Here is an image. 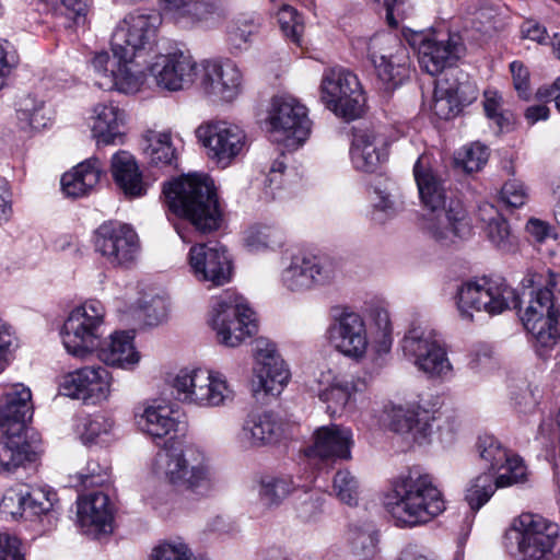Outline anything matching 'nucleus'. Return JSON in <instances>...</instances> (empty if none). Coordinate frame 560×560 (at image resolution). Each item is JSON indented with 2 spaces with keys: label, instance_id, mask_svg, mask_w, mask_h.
Returning <instances> with one entry per match:
<instances>
[{
  "label": "nucleus",
  "instance_id": "nucleus-28",
  "mask_svg": "<svg viewBox=\"0 0 560 560\" xmlns=\"http://www.w3.org/2000/svg\"><path fill=\"white\" fill-rule=\"evenodd\" d=\"M329 338L339 352L351 358L363 357L369 346L364 320L354 312H342L335 319Z\"/></svg>",
  "mask_w": 560,
  "mask_h": 560
},
{
  "label": "nucleus",
  "instance_id": "nucleus-7",
  "mask_svg": "<svg viewBox=\"0 0 560 560\" xmlns=\"http://www.w3.org/2000/svg\"><path fill=\"white\" fill-rule=\"evenodd\" d=\"M457 306L460 316L471 320L470 310L485 311L490 315L508 308L521 311V300L503 279L482 278L462 284L457 292Z\"/></svg>",
  "mask_w": 560,
  "mask_h": 560
},
{
  "label": "nucleus",
  "instance_id": "nucleus-52",
  "mask_svg": "<svg viewBox=\"0 0 560 560\" xmlns=\"http://www.w3.org/2000/svg\"><path fill=\"white\" fill-rule=\"evenodd\" d=\"M488 148L480 142H474L457 151L454 162L457 167L463 168L467 173H472L480 171L488 162Z\"/></svg>",
  "mask_w": 560,
  "mask_h": 560
},
{
  "label": "nucleus",
  "instance_id": "nucleus-15",
  "mask_svg": "<svg viewBox=\"0 0 560 560\" xmlns=\"http://www.w3.org/2000/svg\"><path fill=\"white\" fill-rule=\"evenodd\" d=\"M95 250L114 267H129L139 254V240L128 225L116 221L105 222L95 232Z\"/></svg>",
  "mask_w": 560,
  "mask_h": 560
},
{
  "label": "nucleus",
  "instance_id": "nucleus-9",
  "mask_svg": "<svg viewBox=\"0 0 560 560\" xmlns=\"http://www.w3.org/2000/svg\"><path fill=\"white\" fill-rule=\"evenodd\" d=\"M364 44L368 58L385 92H393L409 78L408 50L396 35L378 33Z\"/></svg>",
  "mask_w": 560,
  "mask_h": 560
},
{
  "label": "nucleus",
  "instance_id": "nucleus-64",
  "mask_svg": "<svg viewBox=\"0 0 560 560\" xmlns=\"http://www.w3.org/2000/svg\"><path fill=\"white\" fill-rule=\"evenodd\" d=\"M15 334L7 322L0 318V361L4 364L8 355L16 347Z\"/></svg>",
  "mask_w": 560,
  "mask_h": 560
},
{
  "label": "nucleus",
  "instance_id": "nucleus-20",
  "mask_svg": "<svg viewBox=\"0 0 560 560\" xmlns=\"http://www.w3.org/2000/svg\"><path fill=\"white\" fill-rule=\"evenodd\" d=\"M189 266L196 279L212 287L224 285L232 277V261L222 245L196 244L189 250Z\"/></svg>",
  "mask_w": 560,
  "mask_h": 560
},
{
  "label": "nucleus",
  "instance_id": "nucleus-3",
  "mask_svg": "<svg viewBox=\"0 0 560 560\" xmlns=\"http://www.w3.org/2000/svg\"><path fill=\"white\" fill-rule=\"evenodd\" d=\"M523 282L532 288L521 315L523 325L539 346L551 348L560 340V273L550 269L528 272Z\"/></svg>",
  "mask_w": 560,
  "mask_h": 560
},
{
  "label": "nucleus",
  "instance_id": "nucleus-63",
  "mask_svg": "<svg viewBox=\"0 0 560 560\" xmlns=\"http://www.w3.org/2000/svg\"><path fill=\"white\" fill-rule=\"evenodd\" d=\"M107 479L105 469L96 462H89L84 472L79 474L80 483L83 487L101 486Z\"/></svg>",
  "mask_w": 560,
  "mask_h": 560
},
{
  "label": "nucleus",
  "instance_id": "nucleus-23",
  "mask_svg": "<svg viewBox=\"0 0 560 560\" xmlns=\"http://www.w3.org/2000/svg\"><path fill=\"white\" fill-rule=\"evenodd\" d=\"M110 383L106 368L85 366L67 374L61 386L66 396L96 404L108 398Z\"/></svg>",
  "mask_w": 560,
  "mask_h": 560
},
{
  "label": "nucleus",
  "instance_id": "nucleus-34",
  "mask_svg": "<svg viewBox=\"0 0 560 560\" xmlns=\"http://www.w3.org/2000/svg\"><path fill=\"white\" fill-rule=\"evenodd\" d=\"M92 135L98 148L124 143L125 113L118 106L98 104L94 108Z\"/></svg>",
  "mask_w": 560,
  "mask_h": 560
},
{
  "label": "nucleus",
  "instance_id": "nucleus-6",
  "mask_svg": "<svg viewBox=\"0 0 560 560\" xmlns=\"http://www.w3.org/2000/svg\"><path fill=\"white\" fill-rule=\"evenodd\" d=\"M209 323L224 347H238L258 331L255 312L247 301L235 292H225L213 303Z\"/></svg>",
  "mask_w": 560,
  "mask_h": 560
},
{
  "label": "nucleus",
  "instance_id": "nucleus-40",
  "mask_svg": "<svg viewBox=\"0 0 560 560\" xmlns=\"http://www.w3.org/2000/svg\"><path fill=\"white\" fill-rule=\"evenodd\" d=\"M102 173L101 161L97 158L88 159L62 175V191L69 197H82L98 184Z\"/></svg>",
  "mask_w": 560,
  "mask_h": 560
},
{
  "label": "nucleus",
  "instance_id": "nucleus-16",
  "mask_svg": "<svg viewBox=\"0 0 560 560\" xmlns=\"http://www.w3.org/2000/svg\"><path fill=\"white\" fill-rule=\"evenodd\" d=\"M273 106L271 125L275 140L283 142L288 149H298L311 133L312 121L306 107L293 97L276 98Z\"/></svg>",
  "mask_w": 560,
  "mask_h": 560
},
{
  "label": "nucleus",
  "instance_id": "nucleus-17",
  "mask_svg": "<svg viewBox=\"0 0 560 560\" xmlns=\"http://www.w3.org/2000/svg\"><path fill=\"white\" fill-rule=\"evenodd\" d=\"M254 351L257 364L252 380L253 394L278 396L287 384L290 373L278 353L276 343L268 338L259 337L255 340Z\"/></svg>",
  "mask_w": 560,
  "mask_h": 560
},
{
  "label": "nucleus",
  "instance_id": "nucleus-24",
  "mask_svg": "<svg viewBox=\"0 0 560 560\" xmlns=\"http://www.w3.org/2000/svg\"><path fill=\"white\" fill-rule=\"evenodd\" d=\"M92 66L97 74L95 84L100 89L129 94L137 92L142 84V69H133L130 63L120 62L114 56L110 58L108 52L96 54Z\"/></svg>",
  "mask_w": 560,
  "mask_h": 560
},
{
  "label": "nucleus",
  "instance_id": "nucleus-62",
  "mask_svg": "<svg viewBox=\"0 0 560 560\" xmlns=\"http://www.w3.org/2000/svg\"><path fill=\"white\" fill-rule=\"evenodd\" d=\"M20 546L21 541L15 536L0 534V560H24Z\"/></svg>",
  "mask_w": 560,
  "mask_h": 560
},
{
  "label": "nucleus",
  "instance_id": "nucleus-33",
  "mask_svg": "<svg viewBox=\"0 0 560 560\" xmlns=\"http://www.w3.org/2000/svg\"><path fill=\"white\" fill-rule=\"evenodd\" d=\"M353 445L352 432L350 429L330 424L318 428L314 433V444L306 455L322 459H349Z\"/></svg>",
  "mask_w": 560,
  "mask_h": 560
},
{
  "label": "nucleus",
  "instance_id": "nucleus-5",
  "mask_svg": "<svg viewBox=\"0 0 560 560\" xmlns=\"http://www.w3.org/2000/svg\"><path fill=\"white\" fill-rule=\"evenodd\" d=\"M560 527L541 515L523 513L505 532L503 545L522 560H550L560 552Z\"/></svg>",
  "mask_w": 560,
  "mask_h": 560
},
{
  "label": "nucleus",
  "instance_id": "nucleus-45",
  "mask_svg": "<svg viewBox=\"0 0 560 560\" xmlns=\"http://www.w3.org/2000/svg\"><path fill=\"white\" fill-rule=\"evenodd\" d=\"M143 152L150 164L158 167H176L178 153L168 132L150 131Z\"/></svg>",
  "mask_w": 560,
  "mask_h": 560
},
{
  "label": "nucleus",
  "instance_id": "nucleus-29",
  "mask_svg": "<svg viewBox=\"0 0 560 560\" xmlns=\"http://www.w3.org/2000/svg\"><path fill=\"white\" fill-rule=\"evenodd\" d=\"M78 523L86 533L97 537L113 532L114 508L109 497L96 491L78 500Z\"/></svg>",
  "mask_w": 560,
  "mask_h": 560
},
{
  "label": "nucleus",
  "instance_id": "nucleus-60",
  "mask_svg": "<svg viewBox=\"0 0 560 560\" xmlns=\"http://www.w3.org/2000/svg\"><path fill=\"white\" fill-rule=\"evenodd\" d=\"M452 101L447 95H438L435 86L431 108L439 118L450 119L460 110V106Z\"/></svg>",
  "mask_w": 560,
  "mask_h": 560
},
{
  "label": "nucleus",
  "instance_id": "nucleus-46",
  "mask_svg": "<svg viewBox=\"0 0 560 560\" xmlns=\"http://www.w3.org/2000/svg\"><path fill=\"white\" fill-rule=\"evenodd\" d=\"M284 242V234L269 225L255 224L249 226L244 233V245L252 253L267 249L275 250L282 247Z\"/></svg>",
  "mask_w": 560,
  "mask_h": 560
},
{
  "label": "nucleus",
  "instance_id": "nucleus-37",
  "mask_svg": "<svg viewBox=\"0 0 560 560\" xmlns=\"http://www.w3.org/2000/svg\"><path fill=\"white\" fill-rule=\"evenodd\" d=\"M97 357L107 365L126 368L139 361V353L133 346L132 331H115L108 339L100 340Z\"/></svg>",
  "mask_w": 560,
  "mask_h": 560
},
{
  "label": "nucleus",
  "instance_id": "nucleus-58",
  "mask_svg": "<svg viewBox=\"0 0 560 560\" xmlns=\"http://www.w3.org/2000/svg\"><path fill=\"white\" fill-rule=\"evenodd\" d=\"M142 316L147 325L154 326L161 323L167 315L165 301L160 296H153L141 307Z\"/></svg>",
  "mask_w": 560,
  "mask_h": 560
},
{
  "label": "nucleus",
  "instance_id": "nucleus-49",
  "mask_svg": "<svg viewBox=\"0 0 560 560\" xmlns=\"http://www.w3.org/2000/svg\"><path fill=\"white\" fill-rule=\"evenodd\" d=\"M348 541L353 552L363 557H370L375 552L378 536L375 526L371 522L352 523L348 529Z\"/></svg>",
  "mask_w": 560,
  "mask_h": 560
},
{
  "label": "nucleus",
  "instance_id": "nucleus-55",
  "mask_svg": "<svg viewBox=\"0 0 560 560\" xmlns=\"http://www.w3.org/2000/svg\"><path fill=\"white\" fill-rule=\"evenodd\" d=\"M300 16L295 9L284 5L279 12V22L287 37H290L295 44H300L302 25Z\"/></svg>",
  "mask_w": 560,
  "mask_h": 560
},
{
  "label": "nucleus",
  "instance_id": "nucleus-8",
  "mask_svg": "<svg viewBox=\"0 0 560 560\" xmlns=\"http://www.w3.org/2000/svg\"><path fill=\"white\" fill-rule=\"evenodd\" d=\"M104 317L105 307L97 300H89L73 308L61 329L67 352L77 358L94 352L102 338Z\"/></svg>",
  "mask_w": 560,
  "mask_h": 560
},
{
  "label": "nucleus",
  "instance_id": "nucleus-18",
  "mask_svg": "<svg viewBox=\"0 0 560 560\" xmlns=\"http://www.w3.org/2000/svg\"><path fill=\"white\" fill-rule=\"evenodd\" d=\"M420 228L442 246L454 244L457 238H466L471 232L466 211L458 201H451L448 208L428 210L421 219Z\"/></svg>",
  "mask_w": 560,
  "mask_h": 560
},
{
  "label": "nucleus",
  "instance_id": "nucleus-11",
  "mask_svg": "<svg viewBox=\"0 0 560 560\" xmlns=\"http://www.w3.org/2000/svg\"><path fill=\"white\" fill-rule=\"evenodd\" d=\"M406 357L431 377H443L452 372L445 345L438 331L428 325H412L401 340Z\"/></svg>",
  "mask_w": 560,
  "mask_h": 560
},
{
  "label": "nucleus",
  "instance_id": "nucleus-56",
  "mask_svg": "<svg viewBox=\"0 0 560 560\" xmlns=\"http://www.w3.org/2000/svg\"><path fill=\"white\" fill-rule=\"evenodd\" d=\"M500 196L501 200L511 208L522 207L527 199L524 185L516 179L508 180L501 188Z\"/></svg>",
  "mask_w": 560,
  "mask_h": 560
},
{
  "label": "nucleus",
  "instance_id": "nucleus-1",
  "mask_svg": "<svg viewBox=\"0 0 560 560\" xmlns=\"http://www.w3.org/2000/svg\"><path fill=\"white\" fill-rule=\"evenodd\" d=\"M387 512L400 527L425 524L445 510V501L433 477L420 467L401 472L385 501Z\"/></svg>",
  "mask_w": 560,
  "mask_h": 560
},
{
  "label": "nucleus",
  "instance_id": "nucleus-21",
  "mask_svg": "<svg viewBox=\"0 0 560 560\" xmlns=\"http://www.w3.org/2000/svg\"><path fill=\"white\" fill-rule=\"evenodd\" d=\"M335 277L332 264L315 255H296L282 272L283 285L293 292H302L315 285L328 283Z\"/></svg>",
  "mask_w": 560,
  "mask_h": 560
},
{
  "label": "nucleus",
  "instance_id": "nucleus-36",
  "mask_svg": "<svg viewBox=\"0 0 560 560\" xmlns=\"http://www.w3.org/2000/svg\"><path fill=\"white\" fill-rule=\"evenodd\" d=\"M350 153L357 170L372 173L387 158L385 139L373 131H359L353 137Z\"/></svg>",
  "mask_w": 560,
  "mask_h": 560
},
{
  "label": "nucleus",
  "instance_id": "nucleus-61",
  "mask_svg": "<svg viewBox=\"0 0 560 560\" xmlns=\"http://www.w3.org/2000/svg\"><path fill=\"white\" fill-rule=\"evenodd\" d=\"M513 84L520 97L527 98L529 93V72L521 61H513L510 65Z\"/></svg>",
  "mask_w": 560,
  "mask_h": 560
},
{
  "label": "nucleus",
  "instance_id": "nucleus-2",
  "mask_svg": "<svg viewBox=\"0 0 560 560\" xmlns=\"http://www.w3.org/2000/svg\"><path fill=\"white\" fill-rule=\"evenodd\" d=\"M168 209L189 221L196 231L208 234L220 229L223 212L212 179L202 174L182 176L163 187Z\"/></svg>",
  "mask_w": 560,
  "mask_h": 560
},
{
  "label": "nucleus",
  "instance_id": "nucleus-47",
  "mask_svg": "<svg viewBox=\"0 0 560 560\" xmlns=\"http://www.w3.org/2000/svg\"><path fill=\"white\" fill-rule=\"evenodd\" d=\"M294 482L291 476L265 475L259 479L258 495L267 506H278L293 491Z\"/></svg>",
  "mask_w": 560,
  "mask_h": 560
},
{
  "label": "nucleus",
  "instance_id": "nucleus-53",
  "mask_svg": "<svg viewBox=\"0 0 560 560\" xmlns=\"http://www.w3.org/2000/svg\"><path fill=\"white\" fill-rule=\"evenodd\" d=\"M114 421L104 415L88 416L82 419L79 432L84 444H96L110 433Z\"/></svg>",
  "mask_w": 560,
  "mask_h": 560
},
{
  "label": "nucleus",
  "instance_id": "nucleus-4",
  "mask_svg": "<svg viewBox=\"0 0 560 560\" xmlns=\"http://www.w3.org/2000/svg\"><path fill=\"white\" fill-rule=\"evenodd\" d=\"M170 438L165 446L155 455L154 472L163 477L176 491L191 492L203 495L208 493L213 481L209 467L203 463V454L194 446L185 450L170 445Z\"/></svg>",
  "mask_w": 560,
  "mask_h": 560
},
{
  "label": "nucleus",
  "instance_id": "nucleus-10",
  "mask_svg": "<svg viewBox=\"0 0 560 560\" xmlns=\"http://www.w3.org/2000/svg\"><path fill=\"white\" fill-rule=\"evenodd\" d=\"M156 21V15L141 11L127 14L112 35L114 57L120 62L130 63L133 69H142L136 59L143 57L151 49Z\"/></svg>",
  "mask_w": 560,
  "mask_h": 560
},
{
  "label": "nucleus",
  "instance_id": "nucleus-41",
  "mask_svg": "<svg viewBox=\"0 0 560 560\" xmlns=\"http://www.w3.org/2000/svg\"><path fill=\"white\" fill-rule=\"evenodd\" d=\"M438 95H447L460 107L472 103L478 95L476 83L468 73L455 67L435 80Z\"/></svg>",
  "mask_w": 560,
  "mask_h": 560
},
{
  "label": "nucleus",
  "instance_id": "nucleus-14",
  "mask_svg": "<svg viewBox=\"0 0 560 560\" xmlns=\"http://www.w3.org/2000/svg\"><path fill=\"white\" fill-rule=\"evenodd\" d=\"M418 51V61L427 73L443 75L445 71L454 69L456 62L464 54L465 47L457 35H446L445 38L417 33L409 40Z\"/></svg>",
  "mask_w": 560,
  "mask_h": 560
},
{
  "label": "nucleus",
  "instance_id": "nucleus-38",
  "mask_svg": "<svg viewBox=\"0 0 560 560\" xmlns=\"http://www.w3.org/2000/svg\"><path fill=\"white\" fill-rule=\"evenodd\" d=\"M161 3L178 23L187 25L208 21L221 11L220 0H161Z\"/></svg>",
  "mask_w": 560,
  "mask_h": 560
},
{
  "label": "nucleus",
  "instance_id": "nucleus-50",
  "mask_svg": "<svg viewBox=\"0 0 560 560\" xmlns=\"http://www.w3.org/2000/svg\"><path fill=\"white\" fill-rule=\"evenodd\" d=\"M481 211L493 212V217L488 218L487 236L489 241L500 250L510 252L515 245V236L505 218L497 212L493 206H487Z\"/></svg>",
  "mask_w": 560,
  "mask_h": 560
},
{
  "label": "nucleus",
  "instance_id": "nucleus-51",
  "mask_svg": "<svg viewBox=\"0 0 560 560\" xmlns=\"http://www.w3.org/2000/svg\"><path fill=\"white\" fill-rule=\"evenodd\" d=\"M483 109L486 116L498 126L501 132L512 129L514 116L510 110L503 109L502 96L497 91H485Z\"/></svg>",
  "mask_w": 560,
  "mask_h": 560
},
{
  "label": "nucleus",
  "instance_id": "nucleus-43",
  "mask_svg": "<svg viewBox=\"0 0 560 560\" xmlns=\"http://www.w3.org/2000/svg\"><path fill=\"white\" fill-rule=\"evenodd\" d=\"M364 387L365 383L360 378L335 380L327 388L319 392L318 397L326 404V411L335 417L343 411L352 394L362 392Z\"/></svg>",
  "mask_w": 560,
  "mask_h": 560
},
{
  "label": "nucleus",
  "instance_id": "nucleus-32",
  "mask_svg": "<svg viewBox=\"0 0 560 560\" xmlns=\"http://www.w3.org/2000/svg\"><path fill=\"white\" fill-rule=\"evenodd\" d=\"M33 416L32 394L23 385L13 386L0 407V432H28L26 421Z\"/></svg>",
  "mask_w": 560,
  "mask_h": 560
},
{
  "label": "nucleus",
  "instance_id": "nucleus-54",
  "mask_svg": "<svg viewBox=\"0 0 560 560\" xmlns=\"http://www.w3.org/2000/svg\"><path fill=\"white\" fill-rule=\"evenodd\" d=\"M359 481L349 470H339L332 480L335 495L345 504L354 506L359 499Z\"/></svg>",
  "mask_w": 560,
  "mask_h": 560
},
{
  "label": "nucleus",
  "instance_id": "nucleus-59",
  "mask_svg": "<svg viewBox=\"0 0 560 560\" xmlns=\"http://www.w3.org/2000/svg\"><path fill=\"white\" fill-rule=\"evenodd\" d=\"M256 28L257 26L253 22H244L241 25L233 26L229 32V43L232 48L236 50L245 49Z\"/></svg>",
  "mask_w": 560,
  "mask_h": 560
},
{
  "label": "nucleus",
  "instance_id": "nucleus-30",
  "mask_svg": "<svg viewBox=\"0 0 560 560\" xmlns=\"http://www.w3.org/2000/svg\"><path fill=\"white\" fill-rule=\"evenodd\" d=\"M0 474L12 475L37 459V441L28 432H0Z\"/></svg>",
  "mask_w": 560,
  "mask_h": 560
},
{
  "label": "nucleus",
  "instance_id": "nucleus-19",
  "mask_svg": "<svg viewBox=\"0 0 560 560\" xmlns=\"http://www.w3.org/2000/svg\"><path fill=\"white\" fill-rule=\"evenodd\" d=\"M198 139L209 150V156L223 167L241 153L245 145V132L236 125L213 121L198 127Z\"/></svg>",
  "mask_w": 560,
  "mask_h": 560
},
{
  "label": "nucleus",
  "instance_id": "nucleus-26",
  "mask_svg": "<svg viewBox=\"0 0 560 560\" xmlns=\"http://www.w3.org/2000/svg\"><path fill=\"white\" fill-rule=\"evenodd\" d=\"M243 74L230 59L207 60L203 63V91L224 102L233 101L242 91Z\"/></svg>",
  "mask_w": 560,
  "mask_h": 560
},
{
  "label": "nucleus",
  "instance_id": "nucleus-44",
  "mask_svg": "<svg viewBox=\"0 0 560 560\" xmlns=\"http://www.w3.org/2000/svg\"><path fill=\"white\" fill-rule=\"evenodd\" d=\"M137 424L141 431L153 439H163L176 430L177 422L170 416V409L166 406H147L141 413L137 416Z\"/></svg>",
  "mask_w": 560,
  "mask_h": 560
},
{
  "label": "nucleus",
  "instance_id": "nucleus-27",
  "mask_svg": "<svg viewBox=\"0 0 560 560\" xmlns=\"http://www.w3.org/2000/svg\"><path fill=\"white\" fill-rule=\"evenodd\" d=\"M476 447L480 457L489 463L491 470L505 469L498 476V485H515L525 481L527 472L522 458L510 456L508 450L493 435L479 436Z\"/></svg>",
  "mask_w": 560,
  "mask_h": 560
},
{
  "label": "nucleus",
  "instance_id": "nucleus-57",
  "mask_svg": "<svg viewBox=\"0 0 560 560\" xmlns=\"http://www.w3.org/2000/svg\"><path fill=\"white\" fill-rule=\"evenodd\" d=\"M192 553L184 544H163L152 553V560H191Z\"/></svg>",
  "mask_w": 560,
  "mask_h": 560
},
{
  "label": "nucleus",
  "instance_id": "nucleus-25",
  "mask_svg": "<svg viewBox=\"0 0 560 560\" xmlns=\"http://www.w3.org/2000/svg\"><path fill=\"white\" fill-rule=\"evenodd\" d=\"M197 63L192 57L182 50L160 56L149 68L159 86L168 91H178L192 84Z\"/></svg>",
  "mask_w": 560,
  "mask_h": 560
},
{
  "label": "nucleus",
  "instance_id": "nucleus-48",
  "mask_svg": "<svg viewBox=\"0 0 560 560\" xmlns=\"http://www.w3.org/2000/svg\"><path fill=\"white\" fill-rule=\"evenodd\" d=\"M510 485H498V477L492 472H483L470 481L465 500L472 511H478L493 495L498 488Z\"/></svg>",
  "mask_w": 560,
  "mask_h": 560
},
{
  "label": "nucleus",
  "instance_id": "nucleus-35",
  "mask_svg": "<svg viewBox=\"0 0 560 560\" xmlns=\"http://www.w3.org/2000/svg\"><path fill=\"white\" fill-rule=\"evenodd\" d=\"M413 175L421 202L427 210H439L446 205L445 180L429 164L427 156H420L415 166Z\"/></svg>",
  "mask_w": 560,
  "mask_h": 560
},
{
  "label": "nucleus",
  "instance_id": "nucleus-12",
  "mask_svg": "<svg viewBox=\"0 0 560 560\" xmlns=\"http://www.w3.org/2000/svg\"><path fill=\"white\" fill-rule=\"evenodd\" d=\"M322 101L328 109L346 119H355L363 110L365 96L358 77L342 67L325 70L320 84Z\"/></svg>",
  "mask_w": 560,
  "mask_h": 560
},
{
  "label": "nucleus",
  "instance_id": "nucleus-31",
  "mask_svg": "<svg viewBox=\"0 0 560 560\" xmlns=\"http://www.w3.org/2000/svg\"><path fill=\"white\" fill-rule=\"evenodd\" d=\"M282 434V422L273 412L253 410L244 419L240 441L247 447H261L277 443Z\"/></svg>",
  "mask_w": 560,
  "mask_h": 560
},
{
  "label": "nucleus",
  "instance_id": "nucleus-39",
  "mask_svg": "<svg viewBox=\"0 0 560 560\" xmlns=\"http://www.w3.org/2000/svg\"><path fill=\"white\" fill-rule=\"evenodd\" d=\"M110 170L116 185L126 196L136 198L147 192L137 161L129 152L119 151L114 154Z\"/></svg>",
  "mask_w": 560,
  "mask_h": 560
},
{
  "label": "nucleus",
  "instance_id": "nucleus-13",
  "mask_svg": "<svg viewBox=\"0 0 560 560\" xmlns=\"http://www.w3.org/2000/svg\"><path fill=\"white\" fill-rule=\"evenodd\" d=\"M177 398L200 407H218L231 399L225 377L206 369L182 370L175 377Z\"/></svg>",
  "mask_w": 560,
  "mask_h": 560
},
{
  "label": "nucleus",
  "instance_id": "nucleus-42",
  "mask_svg": "<svg viewBox=\"0 0 560 560\" xmlns=\"http://www.w3.org/2000/svg\"><path fill=\"white\" fill-rule=\"evenodd\" d=\"M392 429L400 434H410L415 442L422 443L431 433L430 412L420 407L393 410Z\"/></svg>",
  "mask_w": 560,
  "mask_h": 560
},
{
  "label": "nucleus",
  "instance_id": "nucleus-22",
  "mask_svg": "<svg viewBox=\"0 0 560 560\" xmlns=\"http://www.w3.org/2000/svg\"><path fill=\"white\" fill-rule=\"evenodd\" d=\"M56 501V493L44 488H34L25 493L9 490L3 495L1 506L8 510L16 502L21 516L38 522L42 530L47 532L54 528L57 523L54 508Z\"/></svg>",
  "mask_w": 560,
  "mask_h": 560
}]
</instances>
